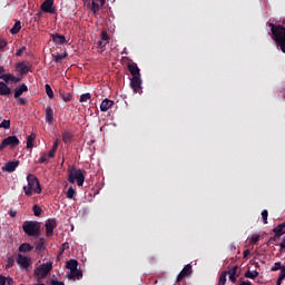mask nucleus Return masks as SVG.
Here are the masks:
<instances>
[{"label":"nucleus","instance_id":"nucleus-64","mask_svg":"<svg viewBox=\"0 0 285 285\" xmlns=\"http://www.w3.org/2000/svg\"><path fill=\"white\" fill-rule=\"evenodd\" d=\"M6 72V69L3 67H0V75H3Z\"/></svg>","mask_w":285,"mask_h":285},{"label":"nucleus","instance_id":"nucleus-13","mask_svg":"<svg viewBox=\"0 0 285 285\" xmlns=\"http://www.w3.org/2000/svg\"><path fill=\"white\" fill-rule=\"evenodd\" d=\"M106 3V0H91V12L97 14L101 10L102 6Z\"/></svg>","mask_w":285,"mask_h":285},{"label":"nucleus","instance_id":"nucleus-28","mask_svg":"<svg viewBox=\"0 0 285 285\" xmlns=\"http://www.w3.org/2000/svg\"><path fill=\"white\" fill-rule=\"evenodd\" d=\"M185 277H188V275H190V273H193V265L191 264H187L180 272Z\"/></svg>","mask_w":285,"mask_h":285},{"label":"nucleus","instance_id":"nucleus-51","mask_svg":"<svg viewBox=\"0 0 285 285\" xmlns=\"http://www.w3.org/2000/svg\"><path fill=\"white\" fill-rule=\"evenodd\" d=\"M50 285H66L63 282L51 279Z\"/></svg>","mask_w":285,"mask_h":285},{"label":"nucleus","instance_id":"nucleus-3","mask_svg":"<svg viewBox=\"0 0 285 285\" xmlns=\"http://www.w3.org/2000/svg\"><path fill=\"white\" fill-rule=\"evenodd\" d=\"M22 230L28 237H39L41 233V225L35 220H26L22 224Z\"/></svg>","mask_w":285,"mask_h":285},{"label":"nucleus","instance_id":"nucleus-26","mask_svg":"<svg viewBox=\"0 0 285 285\" xmlns=\"http://www.w3.org/2000/svg\"><path fill=\"white\" fill-rule=\"evenodd\" d=\"M62 141H63L65 144H70V142L72 141V132H70V131H65V132L62 134Z\"/></svg>","mask_w":285,"mask_h":285},{"label":"nucleus","instance_id":"nucleus-14","mask_svg":"<svg viewBox=\"0 0 285 285\" xmlns=\"http://www.w3.org/2000/svg\"><path fill=\"white\" fill-rule=\"evenodd\" d=\"M51 39L56 46H63L66 43V36L60 33H52Z\"/></svg>","mask_w":285,"mask_h":285},{"label":"nucleus","instance_id":"nucleus-25","mask_svg":"<svg viewBox=\"0 0 285 285\" xmlns=\"http://www.w3.org/2000/svg\"><path fill=\"white\" fill-rule=\"evenodd\" d=\"M60 97L63 101H66V104H68V101H72V94L70 92H66V91H62L60 90Z\"/></svg>","mask_w":285,"mask_h":285},{"label":"nucleus","instance_id":"nucleus-39","mask_svg":"<svg viewBox=\"0 0 285 285\" xmlns=\"http://www.w3.org/2000/svg\"><path fill=\"white\" fill-rule=\"evenodd\" d=\"M262 220H263V224H268V210L264 209L262 212Z\"/></svg>","mask_w":285,"mask_h":285},{"label":"nucleus","instance_id":"nucleus-11","mask_svg":"<svg viewBox=\"0 0 285 285\" xmlns=\"http://www.w3.org/2000/svg\"><path fill=\"white\" fill-rule=\"evenodd\" d=\"M110 41V37L108 36L107 31H101L100 40L98 41V48L104 49L108 46Z\"/></svg>","mask_w":285,"mask_h":285},{"label":"nucleus","instance_id":"nucleus-33","mask_svg":"<svg viewBox=\"0 0 285 285\" xmlns=\"http://www.w3.org/2000/svg\"><path fill=\"white\" fill-rule=\"evenodd\" d=\"M75 195H77V190H75L72 187H69L67 190V199H75Z\"/></svg>","mask_w":285,"mask_h":285},{"label":"nucleus","instance_id":"nucleus-18","mask_svg":"<svg viewBox=\"0 0 285 285\" xmlns=\"http://www.w3.org/2000/svg\"><path fill=\"white\" fill-rule=\"evenodd\" d=\"M0 95L1 97H8L12 95V89H10V87H8L3 81L0 82Z\"/></svg>","mask_w":285,"mask_h":285},{"label":"nucleus","instance_id":"nucleus-61","mask_svg":"<svg viewBox=\"0 0 285 285\" xmlns=\"http://www.w3.org/2000/svg\"><path fill=\"white\" fill-rule=\"evenodd\" d=\"M9 215H10V217H17V212L11 210V212L9 213Z\"/></svg>","mask_w":285,"mask_h":285},{"label":"nucleus","instance_id":"nucleus-2","mask_svg":"<svg viewBox=\"0 0 285 285\" xmlns=\"http://www.w3.org/2000/svg\"><path fill=\"white\" fill-rule=\"evenodd\" d=\"M27 181L28 186L23 187L24 195H27V197H32V193H36V195H41V183H39V178L32 174H29L27 176Z\"/></svg>","mask_w":285,"mask_h":285},{"label":"nucleus","instance_id":"nucleus-52","mask_svg":"<svg viewBox=\"0 0 285 285\" xmlns=\"http://www.w3.org/2000/svg\"><path fill=\"white\" fill-rule=\"evenodd\" d=\"M11 81H13V83H19V81H21V79H19L17 76L11 75Z\"/></svg>","mask_w":285,"mask_h":285},{"label":"nucleus","instance_id":"nucleus-47","mask_svg":"<svg viewBox=\"0 0 285 285\" xmlns=\"http://www.w3.org/2000/svg\"><path fill=\"white\" fill-rule=\"evenodd\" d=\"M237 268H239L237 265H235L233 268L228 271V275H237Z\"/></svg>","mask_w":285,"mask_h":285},{"label":"nucleus","instance_id":"nucleus-38","mask_svg":"<svg viewBox=\"0 0 285 285\" xmlns=\"http://www.w3.org/2000/svg\"><path fill=\"white\" fill-rule=\"evenodd\" d=\"M43 244H46V239L40 238L39 243H37V245H36V250H43Z\"/></svg>","mask_w":285,"mask_h":285},{"label":"nucleus","instance_id":"nucleus-54","mask_svg":"<svg viewBox=\"0 0 285 285\" xmlns=\"http://www.w3.org/2000/svg\"><path fill=\"white\" fill-rule=\"evenodd\" d=\"M184 277H186L181 272L178 274L176 282L179 283L181 282V279H184Z\"/></svg>","mask_w":285,"mask_h":285},{"label":"nucleus","instance_id":"nucleus-6","mask_svg":"<svg viewBox=\"0 0 285 285\" xmlns=\"http://www.w3.org/2000/svg\"><path fill=\"white\" fill-rule=\"evenodd\" d=\"M19 144H20V141L17 136H8L0 144V150H3V148H8V146H11V148H17V146H19Z\"/></svg>","mask_w":285,"mask_h":285},{"label":"nucleus","instance_id":"nucleus-15","mask_svg":"<svg viewBox=\"0 0 285 285\" xmlns=\"http://www.w3.org/2000/svg\"><path fill=\"white\" fill-rule=\"evenodd\" d=\"M112 106H115V101L106 98L100 104V110H101V112H108V109L111 108Z\"/></svg>","mask_w":285,"mask_h":285},{"label":"nucleus","instance_id":"nucleus-4","mask_svg":"<svg viewBox=\"0 0 285 285\" xmlns=\"http://www.w3.org/2000/svg\"><path fill=\"white\" fill-rule=\"evenodd\" d=\"M68 173H69V177H68L69 184H75V180H77L78 186H83V183L86 181V176L83 175V170L71 168L68 170Z\"/></svg>","mask_w":285,"mask_h":285},{"label":"nucleus","instance_id":"nucleus-59","mask_svg":"<svg viewBox=\"0 0 285 285\" xmlns=\"http://www.w3.org/2000/svg\"><path fill=\"white\" fill-rule=\"evenodd\" d=\"M6 282L8 285H12L14 283V281H12V278H6Z\"/></svg>","mask_w":285,"mask_h":285},{"label":"nucleus","instance_id":"nucleus-7","mask_svg":"<svg viewBox=\"0 0 285 285\" xmlns=\"http://www.w3.org/2000/svg\"><path fill=\"white\" fill-rule=\"evenodd\" d=\"M16 262L20 266V268H23V271H28V268L32 266V258L23 256L22 254H18Z\"/></svg>","mask_w":285,"mask_h":285},{"label":"nucleus","instance_id":"nucleus-43","mask_svg":"<svg viewBox=\"0 0 285 285\" xmlns=\"http://www.w3.org/2000/svg\"><path fill=\"white\" fill-rule=\"evenodd\" d=\"M0 128H4L6 130H9V128H10V120H3L0 124Z\"/></svg>","mask_w":285,"mask_h":285},{"label":"nucleus","instance_id":"nucleus-57","mask_svg":"<svg viewBox=\"0 0 285 285\" xmlns=\"http://www.w3.org/2000/svg\"><path fill=\"white\" fill-rule=\"evenodd\" d=\"M0 285H6V277L0 276Z\"/></svg>","mask_w":285,"mask_h":285},{"label":"nucleus","instance_id":"nucleus-48","mask_svg":"<svg viewBox=\"0 0 285 285\" xmlns=\"http://www.w3.org/2000/svg\"><path fill=\"white\" fill-rule=\"evenodd\" d=\"M68 248H70V244L63 243V244H62V249H61V252H60V255H63V252H65V250H68Z\"/></svg>","mask_w":285,"mask_h":285},{"label":"nucleus","instance_id":"nucleus-37","mask_svg":"<svg viewBox=\"0 0 285 285\" xmlns=\"http://www.w3.org/2000/svg\"><path fill=\"white\" fill-rule=\"evenodd\" d=\"M90 97H91L90 92L82 94V95L80 96L79 101H80L81 104H83V102L90 100Z\"/></svg>","mask_w":285,"mask_h":285},{"label":"nucleus","instance_id":"nucleus-34","mask_svg":"<svg viewBox=\"0 0 285 285\" xmlns=\"http://www.w3.org/2000/svg\"><path fill=\"white\" fill-rule=\"evenodd\" d=\"M0 79H2V81H4L6 83H8L9 81H11L12 79V73H2L0 76Z\"/></svg>","mask_w":285,"mask_h":285},{"label":"nucleus","instance_id":"nucleus-36","mask_svg":"<svg viewBox=\"0 0 285 285\" xmlns=\"http://www.w3.org/2000/svg\"><path fill=\"white\" fill-rule=\"evenodd\" d=\"M226 275H227V272H223L220 274L218 285H226Z\"/></svg>","mask_w":285,"mask_h":285},{"label":"nucleus","instance_id":"nucleus-21","mask_svg":"<svg viewBox=\"0 0 285 285\" xmlns=\"http://www.w3.org/2000/svg\"><path fill=\"white\" fill-rule=\"evenodd\" d=\"M23 92H28V86L26 83H22L20 87L14 89V99H19Z\"/></svg>","mask_w":285,"mask_h":285},{"label":"nucleus","instance_id":"nucleus-40","mask_svg":"<svg viewBox=\"0 0 285 285\" xmlns=\"http://www.w3.org/2000/svg\"><path fill=\"white\" fill-rule=\"evenodd\" d=\"M47 161H48V154L42 153L38 160V164H46Z\"/></svg>","mask_w":285,"mask_h":285},{"label":"nucleus","instance_id":"nucleus-45","mask_svg":"<svg viewBox=\"0 0 285 285\" xmlns=\"http://www.w3.org/2000/svg\"><path fill=\"white\" fill-rule=\"evenodd\" d=\"M43 17V11H39L33 16L35 21H39Z\"/></svg>","mask_w":285,"mask_h":285},{"label":"nucleus","instance_id":"nucleus-8","mask_svg":"<svg viewBox=\"0 0 285 285\" xmlns=\"http://www.w3.org/2000/svg\"><path fill=\"white\" fill-rule=\"evenodd\" d=\"M130 88L134 90L135 95H137V92L141 95V76L131 77Z\"/></svg>","mask_w":285,"mask_h":285},{"label":"nucleus","instance_id":"nucleus-20","mask_svg":"<svg viewBox=\"0 0 285 285\" xmlns=\"http://www.w3.org/2000/svg\"><path fill=\"white\" fill-rule=\"evenodd\" d=\"M16 70L20 75H28V72H30V69L28 68V65H26L24 62H18L16 65Z\"/></svg>","mask_w":285,"mask_h":285},{"label":"nucleus","instance_id":"nucleus-16","mask_svg":"<svg viewBox=\"0 0 285 285\" xmlns=\"http://www.w3.org/2000/svg\"><path fill=\"white\" fill-rule=\"evenodd\" d=\"M81 277H83V272H81L79 269L67 273V279H72L73 282H75V279H81Z\"/></svg>","mask_w":285,"mask_h":285},{"label":"nucleus","instance_id":"nucleus-46","mask_svg":"<svg viewBox=\"0 0 285 285\" xmlns=\"http://www.w3.org/2000/svg\"><path fill=\"white\" fill-rule=\"evenodd\" d=\"M8 46V41L6 39L0 38V50H3Z\"/></svg>","mask_w":285,"mask_h":285},{"label":"nucleus","instance_id":"nucleus-23","mask_svg":"<svg viewBox=\"0 0 285 285\" xmlns=\"http://www.w3.org/2000/svg\"><path fill=\"white\" fill-rule=\"evenodd\" d=\"M78 266L79 262L77 259H70L67 262L66 268H68L69 273H75Z\"/></svg>","mask_w":285,"mask_h":285},{"label":"nucleus","instance_id":"nucleus-50","mask_svg":"<svg viewBox=\"0 0 285 285\" xmlns=\"http://www.w3.org/2000/svg\"><path fill=\"white\" fill-rule=\"evenodd\" d=\"M278 278L285 279V266H283V268L281 269Z\"/></svg>","mask_w":285,"mask_h":285},{"label":"nucleus","instance_id":"nucleus-60","mask_svg":"<svg viewBox=\"0 0 285 285\" xmlns=\"http://www.w3.org/2000/svg\"><path fill=\"white\" fill-rule=\"evenodd\" d=\"M243 255L245 258L248 257V255H250V250H248V249L244 250Z\"/></svg>","mask_w":285,"mask_h":285},{"label":"nucleus","instance_id":"nucleus-56","mask_svg":"<svg viewBox=\"0 0 285 285\" xmlns=\"http://www.w3.org/2000/svg\"><path fill=\"white\" fill-rule=\"evenodd\" d=\"M55 155H56L55 151L49 150L47 157H49V159H52L55 158Z\"/></svg>","mask_w":285,"mask_h":285},{"label":"nucleus","instance_id":"nucleus-49","mask_svg":"<svg viewBox=\"0 0 285 285\" xmlns=\"http://www.w3.org/2000/svg\"><path fill=\"white\" fill-rule=\"evenodd\" d=\"M24 50H26V47H21L20 49H18L16 52V57H21V55H23Z\"/></svg>","mask_w":285,"mask_h":285},{"label":"nucleus","instance_id":"nucleus-32","mask_svg":"<svg viewBox=\"0 0 285 285\" xmlns=\"http://www.w3.org/2000/svg\"><path fill=\"white\" fill-rule=\"evenodd\" d=\"M66 57H68V53H58L57 56H53V61L56 63H61V60L66 59Z\"/></svg>","mask_w":285,"mask_h":285},{"label":"nucleus","instance_id":"nucleus-53","mask_svg":"<svg viewBox=\"0 0 285 285\" xmlns=\"http://www.w3.org/2000/svg\"><path fill=\"white\" fill-rule=\"evenodd\" d=\"M18 104H19V106H26V99L19 97V98H18Z\"/></svg>","mask_w":285,"mask_h":285},{"label":"nucleus","instance_id":"nucleus-55","mask_svg":"<svg viewBox=\"0 0 285 285\" xmlns=\"http://www.w3.org/2000/svg\"><path fill=\"white\" fill-rule=\"evenodd\" d=\"M229 282H232L233 284L237 282V278L235 277V275H229Z\"/></svg>","mask_w":285,"mask_h":285},{"label":"nucleus","instance_id":"nucleus-5","mask_svg":"<svg viewBox=\"0 0 285 285\" xmlns=\"http://www.w3.org/2000/svg\"><path fill=\"white\" fill-rule=\"evenodd\" d=\"M50 271H52V263L48 262L40 265L38 268L35 269V277L37 282L40 279H46L48 275H50Z\"/></svg>","mask_w":285,"mask_h":285},{"label":"nucleus","instance_id":"nucleus-22","mask_svg":"<svg viewBox=\"0 0 285 285\" xmlns=\"http://www.w3.org/2000/svg\"><path fill=\"white\" fill-rule=\"evenodd\" d=\"M273 233H274L275 237H282V235H285V223L277 225L273 229Z\"/></svg>","mask_w":285,"mask_h":285},{"label":"nucleus","instance_id":"nucleus-24","mask_svg":"<svg viewBox=\"0 0 285 285\" xmlns=\"http://www.w3.org/2000/svg\"><path fill=\"white\" fill-rule=\"evenodd\" d=\"M35 247L28 243H23L19 246V253H30Z\"/></svg>","mask_w":285,"mask_h":285},{"label":"nucleus","instance_id":"nucleus-62","mask_svg":"<svg viewBox=\"0 0 285 285\" xmlns=\"http://www.w3.org/2000/svg\"><path fill=\"white\" fill-rule=\"evenodd\" d=\"M240 285H250V282L249 281H243V282H240Z\"/></svg>","mask_w":285,"mask_h":285},{"label":"nucleus","instance_id":"nucleus-41","mask_svg":"<svg viewBox=\"0 0 285 285\" xmlns=\"http://www.w3.org/2000/svg\"><path fill=\"white\" fill-rule=\"evenodd\" d=\"M257 242H259V235L255 234L250 237L249 244L255 245Z\"/></svg>","mask_w":285,"mask_h":285},{"label":"nucleus","instance_id":"nucleus-27","mask_svg":"<svg viewBox=\"0 0 285 285\" xmlns=\"http://www.w3.org/2000/svg\"><path fill=\"white\" fill-rule=\"evenodd\" d=\"M21 30V21H17L13 27L10 29L11 35H19Z\"/></svg>","mask_w":285,"mask_h":285},{"label":"nucleus","instance_id":"nucleus-19","mask_svg":"<svg viewBox=\"0 0 285 285\" xmlns=\"http://www.w3.org/2000/svg\"><path fill=\"white\" fill-rule=\"evenodd\" d=\"M18 167H19V161H9L6 164L2 170H6V173H14V170H17Z\"/></svg>","mask_w":285,"mask_h":285},{"label":"nucleus","instance_id":"nucleus-1","mask_svg":"<svg viewBox=\"0 0 285 285\" xmlns=\"http://www.w3.org/2000/svg\"><path fill=\"white\" fill-rule=\"evenodd\" d=\"M269 28L272 31V37L274 41H276L278 48H281L282 52L285 53V28L282 24H274L269 22Z\"/></svg>","mask_w":285,"mask_h":285},{"label":"nucleus","instance_id":"nucleus-44","mask_svg":"<svg viewBox=\"0 0 285 285\" xmlns=\"http://www.w3.org/2000/svg\"><path fill=\"white\" fill-rule=\"evenodd\" d=\"M14 266V258L8 257L6 268H12Z\"/></svg>","mask_w":285,"mask_h":285},{"label":"nucleus","instance_id":"nucleus-9","mask_svg":"<svg viewBox=\"0 0 285 285\" xmlns=\"http://www.w3.org/2000/svg\"><path fill=\"white\" fill-rule=\"evenodd\" d=\"M57 227V219L55 218H49L46 224H45V228H46V235L47 237H52V235H55V228Z\"/></svg>","mask_w":285,"mask_h":285},{"label":"nucleus","instance_id":"nucleus-17","mask_svg":"<svg viewBox=\"0 0 285 285\" xmlns=\"http://www.w3.org/2000/svg\"><path fill=\"white\" fill-rule=\"evenodd\" d=\"M128 70L131 75V77H141L139 67L137 66V63L132 62L128 65Z\"/></svg>","mask_w":285,"mask_h":285},{"label":"nucleus","instance_id":"nucleus-35","mask_svg":"<svg viewBox=\"0 0 285 285\" xmlns=\"http://www.w3.org/2000/svg\"><path fill=\"white\" fill-rule=\"evenodd\" d=\"M32 210L36 217L41 216L42 209L39 207V205H33Z\"/></svg>","mask_w":285,"mask_h":285},{"label":"nucleus","instance_id":"nucleus-63","mask_svg":"<svg viewBox=\"0 0 285 285\" xmlns=\"http://www.w3.org/2000/svg\"><path fill=\"white\" fill-rule=\"evenodd\" d=\"M284 279H282V278H277V281H276V285H282V282H283Z\"/></svg>","mask_w":285,"mask_h":285},{"label":"nucleus","instance_id":"nucleus-31","mask_svg":"<svg viewBox=\"0 0 285 285\" xmlns=\"http://www.w3.org/2000/svg\"><path fill=\"white\" fill-rule=\"evenodd\" d=\"M45 90H46L47 97H49V99L55 98V92L52 91V87H50V85H45Z\"/></svg>","mask_w":285,"mask_h":285},{"label":"nucleus","instance_id":"nucleus-12","mask_svg":"<svg viewBox=\"0 0 285 285\" xmlns=\"http://www.w3.org/2000/svg\"><path fill=\"white\" fill-rule=\"evenodd\" d=\"M46 124L49 126H52V122L55 121V110H52V107L47 106L46 110Z\"/></svg>","mask_w":285,"mask_h":285},{"label":"nucleus","instance_id":"nucleus-30","mask_svg":"<svg viewBox=\"0 0 285 285\" xmlns=\"http://www.w3.org/2000/svg\"><path fill=\"white\" fill-rule=\"evenodd\" d=\"M245 277H247L248 279H255V277H259V272H257V271H253V272L247 271L245 273Z\"/></svg>","mask_w":285,"mask_h":285},{"label":"nucleus","instance_id":"nucleus-42","mask_svg":"<svg viewBox=\"0 0 285 285\" xmlns=\"http://www.w3.org/2000/svg\"><path fill=\"white\" fill-rule=\"evenodd\" d=\"M284 268V266H282V263L281 262H277L274 264V266L272 267V271L273 272H276V271H282Z\"/></svg>","mask_w":285,"mask_h":285},{"label":"nucleus","instance_id":"nucleus-58","mask_svg":"<svg viewBox=\"0 0 285 285\" xmlns=\"http://www.w3.org/2000/svg\"><path fill=\"white\" fill-rule=\"evenodd\" d=\"M52 148L56 149V150L59 148V140H56V141H55Z\"/></svg>","mask_w":285,"mask_h":285},{"label":"nucleus","instance_id":"nucleus-29","mask_svg":"<svg viewBox=\"0 0 285 285\" xmlns=\"http://www.w3.org/2000/svg\"><path fill=\"white\" fill-rule=\"evenodd\" d=\"M35 139H37V136L35 134H31L28 136L27 138V148H33L35 145L32 144V141H35Z\"/></svg>","mask_w":285,"mask_h":285},{"label":"nucleus","instance_id":"nucleus-10","mask_svg":"<svg viewBox=\"0 0 285 285\" xmlns=\"http://www.w3.org/2000/svg\"><path fill=\"white\" fill-rule=\"evenodd\" d=\"M55 0H45L41 4V11L47 12L48 14H55L57 12V9L53 8Z\"/></svg>","mask_w":285,"mask_h":285}]
</instances>
